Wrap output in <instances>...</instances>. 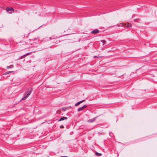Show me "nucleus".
<instances>
[{"mask_svg":"<svg viewBox=\"0 0 157 157\" xmlns=\"http://www.w3.org/2000/svg\"><path fill=\"white\" fill-rule=\"evenodd\" d=\"M31 92V91H29L27 92L25 94V96L22 98V100H25L30 95Z\"/></svg>","mask_w":157,"mask_h":157,"instance_id":"obj_1","label":"nucleus"},{"mask_svg":"<svg viewBox=\"0 0 157 157\" xmlns=\"http://www.w3.org/2000/svg\"><path fill=\"white\" fill-rule=\"evenodd\" d=\"M99 31L97 29H95L91 32V33L92 34H96L98 33Z\"/></svg>","mask_w":157,"mask_h":157,"instance_id":"obj_2","label":"nucleus"},{"mask_svg":"<svg viewBox=\"0 0 157 157\" xmlns=\"http://www.w3.org/2000/svg\"><path fill=\"white\" fill-rule=\"evenodd\" d=\"M6 10L7 11L9 12L10 13H11L12 12H13L14 10L13 8H7L6 9Z\"/></svg>","mask_w":157,"mask_h":157,"instance_id":"obj_3","label":"nucleus"},{"mask_svg":"<svg viewBox=\"0 0 157 157\" xmlns=\"http://www.w3.org/2000/svg\"><path fill=\"white\" fill-rule=\"evenodd\" d=\"M87 106L86 105H84L82 107L79 108L78 109V111H80L84 109Z\"/></svg>","mask_w":157,"mask_h":157,"instance_id":"obj_4","label":"nucleus"},{"mask_svg":"<svg viewBox=\"0 0 157 157\" xmlns=\"http://www.w3.org/2000/svg\"><path fill=\"white\" fill-rule=\"evenodd\" d=\"M85 101L84 100H83L80 101H79L78 102H77L76 103L75 105V106H77L78 105H80L81 103H82V102H83Z\"/></svg>","mask_w":157,"mask_h":157,"instance_id":"obj_5","label":"nucleus"},{"mask_svg":"<svg viewBox=\"0 0 157 157\" xmlns=\"http://www.w3.org/2000/svg\"><path fill=\"white\" fill-rule=\"evenodd\" d=\"M67 119V118L66 117H63L60 118L59 120L58 121H63Z\"/></svg>","mask_w":157,"mask_h":157,"instance_id":"obj_6","label":"nucleus"},{"mask_svg":"<svg viewBox=\"0 0 157 157\" xmlns=\"http://www.w3.org/2000/svg\"><path fill=\"white\" fill-rule=\"evenodd\" d=\"M95 154L97 155L98 156H101L102 155V154L101 153H98L97 152H95Z\"/></svg>","mask_w":157,"mask_h":157,"instance_id":"obj_7","label":"nucleus"},{"mask_svg":"<svg viewBox=\"0 0 157 157\" xmlns=\"http://www.w3.org/2000/svg\"><path fill=\"white\" fill-rule=\"evenodd\" d=\"M101 42L102 43V45L105 44L106 42L104 40H101Z\"/></svg>","mask_w":157,"mask_h":157,"instance_id":"obj_8","label":"nucleus"},{"mask_svg":"<svg viewBox=\"0 0 157 157\" xmlns=\"http://www.w3.org/2000/svg\"><path fill=\"white\" fill-rule=\"evenodd\" d=\"M95 118L89 120V122H92L95 120Z\"/></svg>","mask_w":157,"mask_h":157,"instance_id":"obj_9","label":"nucleus"},{"mask_svg":"<svg viewBox=\"0 0 157 157\" xmlns=\"http://www.w3.org/2000/svg\"><path fill=\"white\" fill-rule=\"evenodd\" d=\"M127 26L128 27H131L132 25L131 24H129L128 23H127Z\"/></svg>","mask_w":157,"mask_h":157,"instance_id":"obj_10","label":"nucleus"},{"mask_svg":"<svg viewBox=\"0 0 157 157\" xmlns=\"http://www.w3.org/2000/svg\"><path fill=\"white\" fill-rule=\"evenodd\" d=\"M13 67V65H11L10 66H7V68H11Z\"/></svg>","mask_w":157,"mask_h":157,"instance_id":"obj_11","label":"nucleus"},{"mask_svg":"<svg viewBox=\"0 0 157 157\" xmlns=\"http://www.w3.org/2000/svg\"><path fill=\"white\" fill-rule=\"evenodd\" d=\"M11 72H12V71H11H11H10V72H8V73H5V74H9V73H10Z\"/></svg>","mask_w":157,"mask_h":157,"instance_id":"obj_12","label":"nucleus"},{"mask_svg":"<svg viewBox=\"0 0 157 157\" xmlns=\"http://www.w3.org/2000/svg\"><path fill=\"white\" fill-rule=\"evenodd\" d=\"M122 25H123V26H125L126 25V24H122Z\"/></svg>","mask_w":157,"mask_h":157,"instance_id":"obj_13","label":"nucleus"},{"mask_svg":"<svg viewBox=\"0 0 157 157\" xmlns=\"http://www.w3.org/2000/svg\"><path fill=\"white\" fill-rule=\"evenodd\" d=\"M60 127H61V128H63V126L62 125V126H60Z\"/></svg>","mask_w":157,"mask_h":157,"instance_id":"obj_14","label":"nucleus"},{"mask_svg":"<svg viewBox=\"0 0 157 157\" xmlns=\"http://www.w3.org/2000/svg\"><path fill=\"white\" fill-rule=\"evenodd\" d=\"M97 57V56H94V58Z\"/></svg>","mask_w":157,"mask_h":157,"instance_id":"obj_15","label":"nucleus"},{"mask_svg":"<svg viewBox=\"0 0 157 157\" xmlns=\"http://www.w3.org/2000/svg\"><path fill=\"white\" fill-rule=\"evenodd\" d=\"M63 157H67V156H64Z\"/></svg>","mask_w":157,"mask_h":157,"instance_id":"obj_16","label":"nucleus"},{"mask_svg":"<svg viewBox=\"0 0 157 157\" xmlns=\"http://www.w3.org/2000/svg\"><path fill=\"white\" fill-rule=\"evenodd\" d=\"M134 21H136V19H135V20H134Z\"/></svg>","mask_w":157,"mask_h":157,"instance_id":"obj_17","label":"nucleus"},{"mask_svg":"<svg viewBox=\"0 0 157 157\" xmlns=\"http://www.w3.org/2000/svg\"><path fill=\"white\" fill-rule=\"evenodd\" d=\"M101 57L100 56H98V57Z\"/></svg>","mask_w":157,"mask_h":157,"instance_id":"obj_18","label":"nucleus"}]
</instances>
